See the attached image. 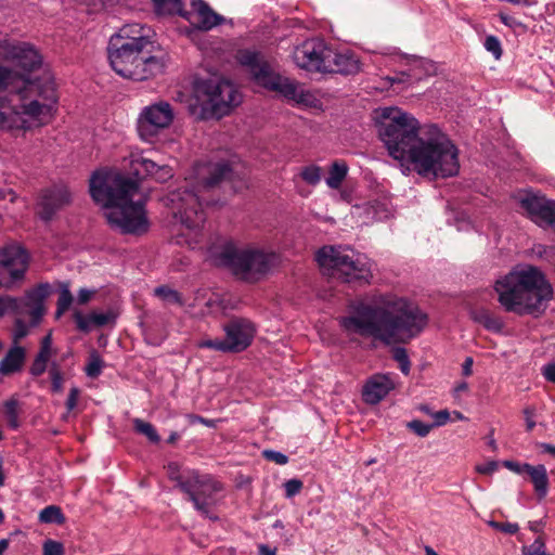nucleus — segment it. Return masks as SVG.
I'll return each mask as SVG.
<instances>
[{
    "label": "nucleus",
    "instance_id": "4468645a",
    "mask_svg": "<svg viewBox=\"0 0 555 555\" xmlns=\"http://www.w3.org/2000/svg\"><path fill=\"white\" fill-rule=\"evenodd\" d=\"M331 48L320 39H309L295 48L293 59L305 70L326 74Z\"/></svg>",
    "mask_w": 555,
    "mask_h": 555
},
{
    "label": "nucleus",
    "instance_id": "c03bdc74",
    "mask_svg": "<svg viewBox=\"0 0 555 555\" xmlns=\"http://www.w3.org/2000/svg\"><path fill=\"white\" fill-rule=\"evenodd\" d=\"M42 555H64V545L54 540H47L42 545Z\"/></svg>",
    "mask_w": 555,
    "mask_h": 555
},
{
    "label": "nucleus",
    "instance_id": "2f4dec72",
    "mask_svg": "<svg viewBox=\"0 0 555 555\" xmlns=\"http://www.w3.org/2000/svg\"><path fill=\"white\" fill-rule=\"evenodd\" d=\"M39 520L44 524H63L65 517L60 507L49 505L40 512Z\"/></svg>",
    "mask_w": 555,
    "mask_h": 555
},
{
    "label": "nucleus",
    "instance_id": "37998d69",
    "mask_svg": "<svg viewBox=\"0 0 555 555\" xmlns=\"http://www.w3.org/2000/svg\"><path fill=\"white\" fill-rule=\"evenodd\" d=\"M474 319L483 324L487 328L495 330L500 327V322L494 319L488 311H480L475 313Z\"/></svg>",
    "mask_w": 555,
    "mask_h": 555
},
{
    "label": "nucleus",
    "instance_id": "c756f323",
    "mask_svg": "<svg viewBox=\"0 0 555 555\" xmlns=\"http://www.w3.org/2000/svg\"><path fill=\"white\" fill-rule=\"evenodd\" d=\"M158 14H180L185 17L181 0H152Z\"/></svg>",
    "mask_w": 555,
    "mask_h": 555
},
{
    "label": "nucleus",
    "instance_id": "3c124183",
    "mask_svg": "<svg viewBox=\"0 0 555 555\" xmlns=\"http://www.w3.org/2000/svg\"><path fill=\"white\" fill-rule=\"evenodd\" d=\"M489 526L508 534H514L519 530V526L515 522H498L491 520L489 521Z\"/></svg>",
    "mask_w": 555,
    "mask_h": 555
},
{
    "label": "nucleus",
    "instance_id": "49530a36",
    "mask_svg": "<svg viewBox=\"0 0 555 555\" xmlns=\"http://www.w3.org/2000/svg\"><path fill=\"white\" fill-rule=\"evenodd\" d=\"M393 359L399 363L401 372L408 375L410 372V360L405 349L397 348L393 352Z\"/></svg>",
    "mask_w": 555,
    "mask_h": 555
},
{
    "label": "nucleus",
    "instance_id": "6ab92c4d",
    "mask_svg": "<svg viewBox=\"0 0 555 555\" xmlns=\"http://www.w3.org/2000/svg\"><path fill=\"white\" fill-rule=\"evenodd\" d=\"M70 202V193L65 186H56L42 191L38 202V215L50 220L53 215Z\"/></svg>",
    "mask_w": 555,
    "mask_h": 555
},
{
    "label": "nucleus",
    "instance_id": "423d86ee",
    "mask_svg": "<svg viewBox=\"0 0 555 555\" xmlns=\"http://www.w3.org/2000/svg\"><path fill=\"white\" fill-rule=\"evenodd\" d=\"M498 300L508 312L535 314L545 310L553 297L552 285L533 266H518L494 285Z\"/></svg>",
    "mask_w": 555,
    "mask_h": 555
},
{
    "label": "nucleus",
    "instance_id": "cd10ccee",
    "mask_svg": "<svg viewBox=\"0 0 555 555\" xmlns=\"http://www.w3.org/2000/svg\"><path fill=\"white\" fill-rule=\"evenodd\" d=\"M526 473L530 476L534 490L539 496L543 498L547 493L548 478L546 468L543 465H526Z\"/></svg>",
    "mask_w": 555,
    "mask_h": 555
},
{
    "label": "nucleus",
    "instance_id": "39448f33",
    "mask_svg": "<svg viewBox=\"0 0 555 555\" xmlns=\"http://www.w3.org/2000/svg\"><path fill=\"white\" fill-rule=\"evenodd\" d=\"M90 194L102 206L113 229L126 234H143L149 230L146 199L130 178L117 171H96L90 179Z\"/></svg>",
    "mask_w": 555,
    "mask_h": 555
},
{
    "label": "nucleus",
    "instance_id": "20e7f679",
    "mask_svg": "<svg viewBox=\"0 0 555 555\" xmlns=\"http://www.w3.org/2000/svg\"><path fill=\"white\" fill-rule=\"evenodd\" d=\"M231 168L227 163L197 164L184 185L166 197L171 220L169 231L177 245L197 247L204 238L205 212L199 193L228 178Z\"/></svg>",
    "mask_w": 555,
    "mask_h": 555
},
{
    "label": "nucleus",
    "instance_id": "f257e3e1",
    "mask_svg": "<svg viewBox=\"0 0 555 555\" xmlns=\"http://www.w3.org/2000/svg\"><path fill=\"white\" fill-rule=\"evenodd\" d=\"M57 99L54 76L39 51L28 42L0 38V129L47 125Z\"/></svg>",
    "mask_w": 555,
    "mask_h": 555
},
{
    "label": "nucleus",
    "instance_id": "338daca9",
    "mask_svg": "<svg viewBox=\"0 0 555 555\" xmlns=\"http://www.w3.org/2000/svg\"><path fill=\"white\" fill-rule=\"evenodd\" d=\"M0 198H2V199L8 198L11 203H13L15 199V194L11 190L0 191Z\"/></svg>",
    "mask_w": 555,
    "mask_h": 555
},
{
    "label": "nucleus",
    "instance_id": "4be33fe9",
    "mask_svg": "<svg viewBox=\"0 0 555 555\" xmlns=\"http://www.w3.org/2000/svg\"><path fill=\"white\" fill-rule=\"evenodd\" d=\"M362 68L358 55L349 50L337 52L331 48L330 65L326 73L356 75Z\"/></svg>",
    "mask_w": 555,
    "mask_h": 555
},
{
    "label": "nucleus",
    "instance_id": "4d7b16f0",
    "mask_svg": "<svg viewBox=\"0 0 555 555\" xmlns=\"http://www.w3.org/2000/svg\"><path fill=\"white\" fill-rule=\"evenodd\" d=\"M431 417L435 420V423L433 424L435 426H442L444 425L449 418L450 414L447 410H441L439 412H435L431 414Z\"/></svg>",
    "mask_w": 555,
    "mask_h": 555
},
{
    "label": "nucleus",
    "instance_id": "e2e57ef3",
    "mask_svg": "<svg viewBox=\"0 0 555 555\" xmlns=\"http://www.w3.org/2000/svg\"><path fill=\"white\" fill-rule=\"evenodd\" d=\"M544 377L552 383H555V363L547 364L543 367Z\"/></svg>",
    "mask_w": 555,
    "mask_h": 555
},
{
    "label": "nucleus",
    "instance_id": "7ed1b4c3",
    "mask_svg": "<svg viewBox=\"0 0 555 555\" xmlns=\"http://www.w3.org/2000/svg\"><path fill=\"white\" fill-rule=\"evenodd\" d=\"M426 324L427 315L416 305L391 294L352 306L339 318V325L347 336L372 338L387 346L409 343Z\"/></svg>",
    "mask_w": 555,
    "mask_h": 555
},
{
    "label": "nucleus",
    "instance_id": "2eb2a0df",
    "mask_svg": "<svg viewBox=\"0 0 555 555\" xmlns=\"http://www.w3.org/2000/svg\"><path fill=\"white\" fill-rule=\"evenodd\" d=\"M520 209L537 224L555 229V202L531 190L516 195Z\"/></svg>",
    "mask_w": 555,
    "mask_h": 555
},
{
    "label": "nucleus",
    "instance_id": "6e6d98bb",
    "mask_svg": "<svg viewBox=\"0 0 555 555\" xmlns=\"http://www.w3.org/2000/svg\"><path fill=\"white\" fill-rule=\"evenodd\" d=\"M28 333L27 326L22 322L17 321L13 334L14 344L17 345V343L24 338Z\"/></svg>",
    "mask_w": 555,
    "mask_h": 555
},
{
    "label": "nucleus",
    "instance_id": "864d4df0",
    "mask_svg": "<svg viewBox=\"0 0 555 555\" xmlns=\"http://www.w3.org/2000/svg\"><path fill=\"white\" fill-rule=\"evenodd\" d=\"M262 454L267 460L272 461L279 465H285L288 462V457L278 451L264 450Z\"/></svg>",
    "mask_w": 555,
    "mask_h": 555
},
{
    "label": "nucleus",
    "instance_id": "774afa93",
    "mask_svg": "<svg viewBox=\"0 0 555 555\" xmlns=\"http://www.w3.org/2000/svg\"><path fill=\"white\" fill-rule=\"evenodd\" d=\"M540 449L542 452L555 455V446L548 443H541Z\"/></svg>",
    "mask_w": 555,
    "mask_h": 555
},
{
    "label": "nucleus",
    "instance_id": "e433bc0d",
    "mask_svg": "<svg viewBox=\"0 0 555 555\" xmlns=\"http://www.w3.org/2000/svg\"><path fill=\"white\" fill-rule=\"evenodd\" d=\"M102 367H103V361H102L101 357L99 356V353L96 351H92L90 353L88 364L85 369L86 374L89 377L95 378L101 374Z\"/></svg>",
    "mask_w": 555,
    "mask_h": 555
},
{
    "label": "nucleus",
    "instance_id": "c9c22d12",
    "mask_svg": "<svg viewBox=\"0 0 555 555\" xmlns=\"http://www.w3.org/2000/svg\"><path fill=\"white\" fill-rule=\"evenodd\" d=\"M72 302H73V295L69 291L68 285L64 284L61 288L59 300H57L56 318H60L66 310H68Z\"/></svg>",
    "mask_w": 555,
    "mask_h": 555
},
{
    "label": "nucleus",
    "instance_id": "6e6552de",
    "mask_svg": "<svg viewBox=\"0 0 555 555\" xmlns=\"http://www.w3.org/2000/svg\"><path fill=\"white\" fill-rule=\"evenodd\" d=\"M220 264L248 283L263 279L280 262L279 255L258 245H227L219 256Z\"/></svg>",
    "mask_w": 555,
    "mask_h": 555
},
{
    "label": "nucleus",
    "instance_id": "dca6fc26",
    "mask_svg": "<svg viewBox=\"0 0 555 555\" xmlns=\"http://www.w3.org/2000/svg\"><path fill=\"white\" fill-rule=\"evenodd\" d=\"M28 257L18 245H10L0 248V287L9 288L20 281L27 269Z\"/></svg>",
    "mask_w": 555,
    "mask_h": 555
},
{
    "label": "nucleus",
    "instance_id": "ea45409f",
    "mask_svg": "<svg viewBox=\"0 0 555 555\" xmlns=\"http://www.w3.org/2000/svg\"><path fill=\"white\" fill-rule=\"evenodd\" d=\"M522 555H551L546 552L545 543L541 538H537L530 545L521 547Z\"/></svg>",
    "mask_w": 555,
    "mask_h": 555
},
{
    "label": "nucleus",
    "instance_id": "de8ad7c7",
    "mask_svg": "<svg viewBox=\"0 0 555 555\" xmlns=\"http://www.w3.org/2000/svg\"><path fill=\"white\" fill-rule=\"evenodd\" d=\"M485 48L487 51L493 54V56L498 60L502 55V48L500 40L495 36H488L485 40Z\"/></svg>",
    "mask_w": 555,
    "mask_h": 555
},
{
    "label": "nucleus",
    "instance_id": "393cba45",
    "mask_svg": "<svg viewBox=\"0 0 555 555\" xmlns=\"http://www.w3.org/2000/svg\"><path fill=\"white\" fill-rule=\"evenodd\" d=\"M111 38H118L120 42L128 43L131 47L145 49L150 41L144 34V28L139 24L125 25L120 30Z\"/></svg>",
    "mask_w": 555,
    "mask_h": 555
},
{
    "label": "nucleus",
    "instance_id": "9d476101",
    "mask_svg": "<svg viewBox=\"0 0 555 555\" xmlns=\"http://www.w3.org/2000/svg\"><path fill=\"white\" fill-rule=\"evenodd\" d=\"M108 60L112 68L121 77L144 80L150 76L162 73L164 63L144 52V49L120 42L111 38L108 43Z\"/></svg>",
    "mask_w": 555,
    "mask_h": 555
},
{
    "label": "nucleus",
    "instance_id": "a18cd8bd",
    "mask_svg": "<svg viewBox=\"0 0 555 555\" xmlns=\"http://www.w3.org/2000/svg\"><path fill=\"white\" fill-rule=\"evenodd\" d=\"M50 376L52 380V390L54 392H60L63 389V376L60 371V367L56 363H52L50 367Z\"/></svg>",
    "mask_w": 555,
    "mask_h": 555
},
{
    "label": "nucleus",
    "instance_id": "f704fd0d",
    "mask_svg": "<svg viewBox=\"0 0 555 555\" xmlns=\"http://www.w3.org/2000/svg\"><path fill=\"white\" fill-rule=\"evenodd\" d=\"M300 177L310 185H317L322 178V170L317 165H309L302 168Z\"/></svg>",
    "mask_w": 555,
    "mask_h": 555
},
{
    "label": "nucleus",
    "instance_id": "bb28decb",
    "mask_svg": "<svg viewBox=\"0 0 555 555\" xmlns=\"http://www.w3.org/2000/svg\"><path fill=\"white\" fill-rule=\"evenodd\" d=\"M25 361V350L18 345H14L9 349L5 357L0 361V373L10 375L18 372Z\"/></svg>",
    "mask_w": 555,
    "mask_h": 555
},
{
    "label": "nucleus",
    "instance_id": "c85d7f7f",
    "mask_svg": "<svg viewBox=\"0 0 555 555\" xmlns=\"http://www.w3.org/2000/svg\"><path fill=\"white\" fill-rule=\"evenodd\" d=\"M348 173V166L345 162L336 160L334 162L328 170V177L325 182L331 189H338Z\"/></svg>",
    "mask_w": 555,
    "mask_h": 555
},
{
    "label": "nucleus",
    "instance_id": "603ef678",
    "mask_svg": "<svg viewBox=\"0 0 555 555\" xmlns=\"http://www.w3.org/2000/svg\"><path fill=\"white\" fill-rule=\"evenodd\" d=\"M302 482L299 479H289L284 483L285 495L292 498L300 492Z\"/></svg>",
    "mask_w": 555,
    "mask_h": 555
},
{
    "label": "nucleus",
    "instance_id": "0e129e2a",
    "mask_svg": "<svg viewBox=\"0 0 555 555\" xmlns=\"http://www.w3.org/2000/svg\"><path fill=\"white\" fill-rule=\"evenodd\" d=\"M473 363L474 361L470 357L465 359L462 365L463 375L469 376L473 373Z\"/></svg>",
    "mask_w": 555,
    "mask_h": 555
},
{
    "label": "nucleus",
    "instance_id": "052dcab7",
    "mask_svg": "<svg viewBox=\"0 0 555 555\" xmlns=\"http://www.w3.org/2000/svg\"><path fill=\"white\" fill-rule=\"evenodd\" d=\"M94 294H95V291H93V289L81 288L78 292L77 300L81 305L87 304L93 297Z\"/></svg>",
    "mask_w": 555,
    "mask_h": 555
},
{
    "label": "nucleus",
    "instance_id": "f8f14e48",
    "mask_svg": "<svg viewBox=\"0 0 555 555\" xmlns=\"http://www.w3.org/2000/svg\"><path fill=\"white\" fill-rule=\"evenodd\" d=\"M176 113L171 104L158 101L142 108L137 119L139 137L145 142H153L160 131L171 126Z\"/></svg>",
    "mask_w": 555,
    "mask_h": 555
},
{
    "label": "nucleus",
    "instance_id": "58836bf2",
    "mask_svg": "<svg viewBox=\"0 0 555 555\" xmlns=\"http://www.w3.org/2000/svg\"><path fill=\"white\" fill-rule=\"evenodd\" d=\"M197 347L203 348V349H212V350L225 352V353L229 352L225 341H224V338H215V339L204 338V339L198 340Z\"/></svg>",
    "mask_w": 555,
    "mask_h": 555
},
{
    "label": "nucleus",
    "instance_id": "a878e982",
    "mask_svg": "<svg viewBox=\"0 0 555 555\" xmlns=\"http://www.w3.org/2000/svg\"><path fill=\"white\" fill-rule=\"evenodd\" d=\"M55 352L56 351L52 346V334L49 333L41 340L40 350L31 364L30 373L35 376L42 375L47 370L50 359L55 354Z\"/></svg>",
    "mask_w": 555,
    "mask_h": 555
},
{
    "label": "nucleus",
    "instance_id": "4c0bfd02",
    "mask_svg": "<svg viewBox=\"0 0 555 555\" xmlns=\"http://www.w3.org/2000/svg\"><path fill=\"white\" fill-rule=\"evenodd\" d=\"M154 293L157 297H159L167 304H177L180 306L183 305L182 298L179 295V293L171 288L159 286L154 289Z\"/></svg>",
    "mask_w": 555,
    "mask_h": 555
},
{
    "label": "nucleus",
    "instance_id": "aec40b11",
    "mask_svg": "<svg viewBox=\"0 0 555 555\" xmlns=\"http://www.w3.org/2000/svg\"><path fill=\"white\" fill-rule=\"evenodd\" d=\"M396 387L391 374H374L363 385L362 398L367 404H377Z\"/></svg>",
    "mask_w": 555,
    "mask_h": 555
},
{
    "label": "nucleus",
    "instance_id": "b1692460",
    "mask_svg": "<svg viewBox=\"0 0 555 555\" xmlns=\"http://www.w3.org/2000/svg\"><path fill=\"white\" fill-rule=\"evenodd\" d=\"M74 318L78 328L88 332L93 326L101 327L115 323L116 314L112 310L93 311L88 315H83L80 312H76Z\"/></svg>",
    "mask_w": 555,
    "mask_h": 555
},
{
    "label": "nucleus",
    "instance_id": "8fccbe9b",
    "mask_svg": "<svg viewBox=\"0 0 555 555\" xmlns=\"http://www.w3.org/2000/svg\"><path fill=\"white\" fill-rule=\"evenodd\" d=\"M168 476L171 480L178 481V485L180 486L181 480H185L188 477V472H180V466L177 463H169L167 466Z\"/></svg>",
    "mask_w": 555,
    "mask_h": 555
},
{
    "label": "nucleus",
    "instance_id": "bf43d9fd",
    "mask_svg": "<svg viewBox=\"0 0 555 555\" xmlns=\"http://www.w3.org/2000/svg\"><path fill=\"white\" fill-rule=\"evenodd\" d=\"M79 390L76 387L70 388L69 395L66 401V406L68 411H72L76 408L78 401Z\"/></svg>",
    "mask_w": 555,
    "mask_h": 555
},
{
    "label": "nucleus",
    "instance_id": "5701e85b",
    "mask_svg": "<svg viewBox=\"0 0 555 555\" xmlns=\"http://www.w3.org/2000/svg\"><path fill=\"white\" fill-rule=\"evenodd\" d=\"M198 308L194 315L219 314L224 313L227 305L221 295L207 291L198 292L191 305Z\"/></svg>",
    "mask_w": 555,
    "mask_h": 555
},
{
    "label": "nucleus",
    "instance_id": "ddd939ff",
    "mask_svg": "<svg viewBox=\"0 0 555 555\" xmlns=\"http://www.w3.org/2000/svg\"><path fill=\"white\" fill-rule=\"evenodd\" d=\"M180 489L189 495L194 507L206 515L209 506L214 503L215 494L221 488L211 476L188 470L185 480L180 481Z\"/></svg>",
    "mask_w": 555,
    "mask_h": 555
},
{
    "label": "nucleus",
    "instance_id": "69168bd1",
    "mask_svg": "<svg viewBox=\"0 0 555 555\" xmlns=\"http://www.w3.org/2000/svg\"><path fill=\"white\" fill-rule=\"evenodd\" d=\"M258 550H259L260 555H275L276 554V548H271L266 544H260L258 546Z\"/></svg>",
    "mask_w": 555,
    "mask_h": 555
},
{
    "label": "nucleus",
    "instance_id": "79ce46f5",
    "mask_svg": "<svg viewBox=\"0 0 555 555\" xmlns=\"http://www.w3.org/2000/svg\"><path fill=\"white\" fill-rule=\"evenodd\" d=\"M474 319L483 324L487 328L495 330L500 327V322L494 319L488 311H480L475 313Z\"/></svg>",
    "mask_w": 555,
    "mask_h": 555
},
{
    "label": "nucleus",
    "instance_id": "a19ab883",
    "mask_svg": "<svg viewBox=\"0 0 555 555\" xmlns=\"http://www.w3.org/2000/svg\"><path fill=\"white\" fill-rule=\"evenodd\" d=\"M406 427L418 437L424 438L429 435V433L434 428V425L424 423L420 420H413L406 424Z\"/></svg>",
    "mask_w": 555,
    "mask_h": 555
},
{
    "label": "nucleus",
    "instance_id": "5fc2aeb1",
    "mask_svg": "<svg viewBox=\"0 0 555 555\" xmlns=\"http://www.w3.org/2000/svg\"><path fill=\"white\" fill-rule=\"evenodd\" d=\"M499 468V463L496 461H488L482 464L476 465L475 469L477 473L481 475H491L496 472Z\"/></svg>",
    "mask_w": 555,
    "mask_h": 555
},
{
    "label": "nucleus",
    "instance_id": "13d9d810",
    "mask_svg": "<svg viewBox=\"0 0 555 555\" xmlns=\"http://www.w3.org/2000/svg\"><path fill=\"white\" fill-rule=\"evenodd\" d=\"M526 465L527 464H520L518 462L509 461V460H506L503 462V466L515 474L526 473Z\"/></svg>",
    "mask_w": 555,
    "mask_h": 555
},
{
    "label": "nucleus",
    "instance_id": "680f3d73",
    "mask_svg": "<svg viewBox=\"0 0 555 555\" xmlns=\"http://www.w3.org/2000/svg\"><path fill=\"white\" fill-rule=\"evenodd\" d=\"M524 415H525V421H526V427H527V430L530 431L534 428L535 426V421H534V415H533V410L530 409V408H526L524 410Z\"/></svg>",
    "mask_w": 555,
    "mask_h": 555
},
{
    "label": "nucleus",
    "instance_id": "a211bd4d",
    "mask_svg": "<svg viewBox=\"0 0 555 555\" xmlns=\"http://www.w3.org/2000/svg\"><path fill=\"white\" fill-rule=\"evenodd\" d=\"M130 166L133 173L139 178H151L156 182L164 183L173 177V170L170 166L158 165L142 153L131 154Z\"/></svg>",
    "mask_w": 555,
    "mask_h": 555
},
{
    "label": "nucleus",
    "instance_id": "7c9ffc66",
    "mask_svg": "<svg viewBox=\"0 0 555 555\" xmlns=\"http://www.w3.org/2000/svg\"><path fill=\"white\" fill-rule=\"evenodd\" d=\"M431 65L423 59L414 57L411 61V67L406 73H401V76H406L411 79H422L424 75H427Z\"/></svg>",
    "mask_w": 555,
    "mask_h": 555
},
{
    "label": "nucleus",
    "instance_id": "412c9836",
    "mask_svg": "<svg viewBox=\"0 0 555 555\" xmlns=\"http://www.w3.org/2000/svg\"><path fill=\"white\" fill-rule=\"evenodd\" d=\"M192 10L185 12V18L196 28L209 30L223 22V17L214 12L203 0H193Z\"/></svg>",
    "mask_w": 555,
    "mask_h": 555
},
{
    "label": "nucleus",
    "instance_id": "f3484780",
    "mask_svg": "<svg viewBox=\"0 0 555 555\" xmlns=\"http://www.w3.org/2000/svg\"><path fill=\"white\" fill-rule=\"evenodd\" d=\"M224 341L229 352H241L248 348L256 334V327L247 319H232L223 325Z\"/></svg>",
    "mask_w": 555,
    "mask_h": 555
},
{
    "label": "nucleus",
    "instance_id": "72a5a7b5",
    "mask_svg": "<svg viewBox=\"0 0 555 555\" xmlns=\"http://www.w3.org/2000/svg\"><path fill=\"white\" fill-rule=\"evenodd\" d=\"M133 424H134L135 430L138 433L146 436L151 442L157 443L160 440L156 429L154 428V426L152 424L144 422L140 418H135L133 421Z\"/></svg>",
    "mask_w": 555,
    "mask_h": 555
},
{
    "label": "nucleus",
    "instance_id": "9b49d317",
    "mask_svg": "<svg viewBox=\"0 0 555 555\" xmlns=\"http://www.w3.org/2000/svg\"><path fill=\"white\" fill-rule=\"evenodd\" d=\"M194 92L202 105L217 117L229 114L242 102L236 87L230 80L217 76L198 79Z\"/></svg>",
    "mask_w": 555,
    "mask_h": 555
},
{
    "label": "nucleus",
    "instance_id": "f03ea898",
    "mask_svg": "<svg viewBox=\"0 0 555 555\" xmlns=\"http://www.w3.org/2000/svg\"><path fill=\"white\" fill-rule=\"evenodd\" d=\"M376 115L379 138L403 172L427 178L457 175L459 151L437 127H420L411 114L392 106L377 109Z\"/></svg>",
    "mask_w": 555,
    "mask_h": 555
},
{
    "label": "nucleus",
    "instance_id": "09e8293b",
    "mask_svg": "<svg viewBox=\"0 0 555 555\" xmlns=\"http://www.w3.org/2000/svg\"><path fill=\"white\" fill-rule=\"evenodd\" d=\"M17 300L12 297H0V317L13 312L17 309Z\"/></svg>",
    "mask_w": 555,
    "mask_h": 555
},
{
    "label": "nucleus",
    "instance_id": "0eeeda50",
    "mask_svg": "<svg viewBox=\"0 0 555 555\" xmlns=\"http://www.w3.org/2000/svg\"><path fill=\"white\" fill-rule=\"evenodd\" d=\"M240 62L249 68L256 82L295 104L307 108H321L322 103L318 92L306 89L304 85L274 73L263 57L251 51H244Z\"/></svg>",
    "mask_w": 555,
    "mask_h": 555
},
{
    "label": "nucleus",
    "instance_id": "1a4fd4ad",
    "mask_svg": "<svg viewBox=\"0 0 555 555\" xmlns=\"http://www.w3.org/2000/svg\"><path fill=\"white\" fill-rule=\"evenodd\" d=\"M315 259L324 273L344 282L369 281L372 276L371 260L350 247L324 246Z\"/></svg>",
    "mask_w": 555,
    "mask_h": 555
},
{
    "label": "nucleus",
    "instance_id": "473e14b6",
    "mask_svg": "<svg viewBox=\"0 0 555 555\" xmlns=\"http://www.w3.org/2000/svg\"><path fill=\"white\" fill-rule=\"evenodd\" d=\"M4 417L8 425L16 429L18 427V402L14 399L8 400L3 405Z\"/></svg>",
    "mask_w": 555,
    "mask_h": 555
}]
</instances>
